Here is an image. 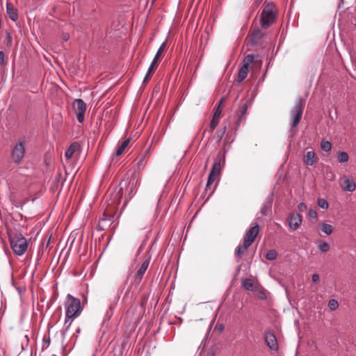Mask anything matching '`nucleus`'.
Segmentation results:
<instances>
[{
    "instance_id": "f257e3e1",
    "label": "nucleus",
    "mask_w": 356,
    "mask_h": 356,
    "mask_svg": "<svg viewBox=\"0 0 356 356\" xmlns=\"http://www.w3.org/2000/svg\"><path fill=\"white\" fill-rule=\"evenodd\" d=\"M64 307L65 310L64 327L65 330H67L73 321L81 315L83 306L81 305L79 299L74 298L71 294H67L64 302Z\"/></svg>"
},
{
    "instance_id": "f03ea898",
    "label": "nucleus",
    "mask_w": 356,
    "mask_h": 356,
    "mask_svg": "<svg viewBox=\"0 0 356 356\" xmlns=\"http://www.w3.org/2000/svg\"><path fill=\"white\" fill-rule=\"evenodd\" d=\"M277 8L273 3H268L264 6L260 15V24L263 29L270 27L276 19Z\"/></svg>"
},
{
    "instance_id": "7ed1b4c3",
    "label": "nucleus",
    "mask_w": 356,
    "mask_h": 356,
    "mask_svg": "<svg viewBox=\"0 0 356 356\" xmlns=\"http://www.w3.org/2000/svg\"><path fill=\"white\" fill-rule=\"evenodd\" d=\"M10 245L16 254L22 255L27 250L26 239L21 234L15 233L10 235Z\"/></svg>"
},
{
    "instance_id": "20e7f679",
    "label": "nucleus",
    "mask_w": 356,
    "mask_h": 356,
    "mask_svg": "<svg viewBox=\"0 0 356 356\" xmlns=\"http://www.w3.org/2000/svg\"><path fill=\"white\" fill-rule=\"evenodd\" d=\"M25 155V139L19 138L11 149V159L15 164H20Z\"/></svg>"
},
{
    "instance_id": "39448f33",
    "label": "nucleus",
    "mask_w": 356,
    "mask_h": 356,
    "mask_svg": "<svg viewBox=\"0 0 356 356\" xmlns=\"http://www.w3.org/2000/svg\"><path fill=\"white\" fill-rule=\"evenodd\" d=\"M225 164V157L218 155L217 159L212 166L209 178L207 183V186L212 184L217 179L219 178L221 170Z\"/></svg>"
},
{
    "instance_id": "423d86ee",
    "label": "nucleus",
    "mask_w": 356,
    "mask_h": 356,
    "mask_svg": "<svg viewBox=\"0 0 356 356\" xmlns=\"http://www.w3.org/2000/svg\"><path fill=\"white\" fill-rule=\"evenodd\" d=\"M253 61L254 56L252 54H248L243 58V65L238 73V83H241L247 77L249 72V67Z\"/></svg>"
},
{
    "instance_id": "0eeeda50",
    "label": "nucleus",
    "mask_w": 356,
    "mask_h": 356,
    "mask_svg": "<svg viewBox=\"0 0 356 356\" xmlns=\"http://www.w3.org/2000/svg\"><path fill=\"white\" fill-rule=\"evenodd\" d=\"M304 102L303 100L300 98L296 103V105L291 111V115H293V120L291 123L292 127H296L299 124L303 112Z\"/></svg>"
},
{
    "instance_id": "6e6552de",
    "label": "nucleus",
    "mask_w": 356,
    "mask_h": 356,
    "mask_svg": "<svg viewBox=\"0 0 356 356\" xmlns=\"http://www.w3.org/2000/svg\"><path fill=\"white\" fill-rule=\"evenodd\" d=\"M72 107L76 113L77 120L79 122L82 123L84 120L86 104L83 99H76L72 104Z\"/></svg>"
},
{
    "instance_id": "1a4fd4ad",
    "label": "nucleus",
    "mask_w": 356,
    "mask_h": 356,
    "mask_svg": "<svg viewBox=\"0 0 356 356\" xmlns=\"http://www.w3.org/2000/svg\"><path fill=\"white\" fill-rule=\"evenodd\" d=\"M259 232V226L258 224H254L245 233L243 241L245 243L252 245L254 241Z\"/></svg>"
},
{
    "instance_id": "9d476101",
    "label": "nucleus",
    "mask_w": 356,
    "mask_h": 356,
    "mask_svg": "<svg viewBox=\"0 0 356 356\" xmlns=\"http://www.w3.org/2000/svg\"><path fill=\"white\" fill-rule=\"evenodd\" d=\"M250 102L248 99H242L241 101L238 111H237V123L239 124L241 120H243L246 115L247 110L248 107L250 106Z\"/></svg>"
},
{
    "instance_id": "9b49d317",
    "label": "nucleus",
    "mask_w": 356,
    "mask_h": 356,
    "mask_svg": "<svg viewBox=\"0 0 356 356\" xmlns=\"http://www.w3.org/2000/svg\"><path fill=\"white\" fill-rule=\"evenodd\" d=\"M264 338L266 345L271 350H277L278 348L277 339L275 334L270 330H266L264 332Z\"/></svg>"
},
{
    "instance_id": "f8f14e48",
    "label": "nucleus",
    "mask_w": 356,
    "mask_h": 356,
    "mask_svg": "<svg viewBox=\"0 0 356 356\" xmlns=\"http://www.w3.org/2000/svg\"><path fill=\"white\" fill-rule=\"evenodd\" d=\"M302 222V216L298 213H292L289 219V226L293 229H297Z\"/></svg>"
},
{
    "instance_id": "ddd939ff",
    "label": "nucleus",
    "mask_w": 356,
    "mask_h": 356,
    "mask_svg": "<svg viewBox=\"0 0 356 356\" xmlns=\"http://www.w3.org/2000/svg\"><path fill=\"white\" fill-rule=\"evenodd\" d=\"M149 263V261L148 259L145 260L140 266L139 269L137 270L134 276V281L136 284H139L140 282L145 273L147 269Z\"/></svg>"
},
{
    "instance_id": "4468645a",
    "label": "nucleus",
    "mask_w": 356,
    "mask_h": 356,
    "mask_svg": "<svg viewBox=\"0 0 356 356\" xmlns=\"http://www.w3.org/2000/svg\"><path fill=\"white\" fill-rule=\"evenodd\" d=\"M340 186L343 191L349 192L354 191L356 187L354 181L346 176L342 179V182L340 184Z\"/></svg>"
},
{
    "instance_id": "2eb2a0df",
    "label": "nucleus",
    "mask_w": 356,
    "mask_h": 356,
    "mask_svg": "<svg viewBox=\"0 0 356 356\" xmlns=\"http://www.w3.org/2000/svg\"><path fill=\"white\" fill-rule=\"evenodd\" d=\"M318 161V157L314 151H308L303 157L304 163L307 165H313Z\"/></svg>"
},
{
    "instance_id": "dca6fc26",
    "label": "nucleus",
    "mask_w": 356,
    "mask_h": 356,
    "mask_svg": "<svg viewBox=\"0 0 356 356\" xmlns=\"http://www.w3.org/2000/svg\"><path fill=\"white\" fill-rule=\"evenodd\" d=\"M165 47H166V42H163L161 45L160 46V47L159 48L151 65H150V67L153 68V69H156L157 65H158V61H159V59L161 56V55L162 54V53L163 52L164 49H165Z\"/></svg>"
},
{
    "instance_id": "f3484780",
    "label": "nucleus",
    "mask_w": 356,
    "mask_h": 356,
    "mask_svg": "<svg viewBox=\"0 0 356 356\" xmlns=\"http://www.w3.org/2000/svg\"><path fill=\"white\" fill-rule=\"evenodd\" d=\"M243 286L248 291H257L259 285L251 279H245L242 282Z\"/></svg>"
},
{
    "instance_id": "a211bd4d",
    "label": "nucleus",
    "mask_w": 356,
    "mask_h": 356,
    "mask_svg": "<svg viewBox=\"0 0 356 356\" xmlns=\"http://www.w3.org/2000/svg\"><path fill=\"white\" fill-rule=\"evenodd\" d=\"M251 245L245 243L243 241V244L238 246V248L236 250L235 255L237 259H241L242 257L244 255V254L246 252L247 249L248 247H250Z\"/></svg>"
},
{
    "instance_id": "6ab92c4d",
    "label": "nucleus",
    "mask_w": 356,
    "mask_h": 356,
    "mask_svg": "<svg viewBox=\"0 0 356 356\" xmlns=\"http://www.w3.org/2000/svg\"><path fill=\"white\" fill-rule=\"evenodd\" d=\"M263 36V32L259 29H255L252 32V42L254 44H259Z\"/></svg>"
},
{
    "instance_id": "aec40b11",
    "label": "nucleus",
    "mask_w": 356,
    "mask_h": 356,
    "mask_svg": "<svg viewBox=\"0 0 356 356\" xmlns=\"http://www.w3.org/2000/svg\"><path fill=\"white\" fill-rule=\"evenodd\" d=\"M80 149V145L78 143H73L67 149L65 156L66 159H71L74 152Z\"/></svg>"
},
{
    "instance_id": "412c9836",
    "label": "nucleus",
    "mask_w": 356,
    "mask_h": 356,
    "mask_svg": "<svg viewBox=\"0 0 356 356\" xmlns=\"http://www.w3.org/2000/svg\"><path fill=\"white\" fill-rule=\"evenodd\" d=\"M6 8L7 14L8 15L10 19L13 21H16L18 18L17 10L11 3H7Z\"/></svg>"
},
{
    "instance_id": "4be33fe9",
    "label": "nucleus",
    "mask_w": 356,
    "mask_h": 356,
    "mask_svg": "<svg viewBox=\"0 0 356 356\" xmlns=\"http://www.w3.org/2000/svg\"><path fill=\"white\" fill-rule=\"evenodd\" d=\"M128 189V195L126 197L125 204L133 197V195L136 193V185L134 183H129L127 185Z\"/></svg>"
},
{
    "instance_id": "5701e85b",
    "label": "nucleus",
    "mask_w": 356,
    "mask_h": 356,
    "mask_svg": "<svg viewBox=\"0 0 356 356\" xmlns=\"http://www.w3.org/2000/svg\"><path fill=\"white\" fill-rule=\"evenodd\" d=\"M130 140V138H127L119 146L116 151V155L118 156L122 155L124 153L125 149L128 147Z\"/></svg>"
},
{
    "instance_id": "b1692460",
    "label": "nucleus",
    "mask_w": 356,
    "mask_h": 356,
    "mask_svg": "<svg viewBox=\"0 0 356 356\" xmlns=\"http://www.w3.org/2000/svg\"><path fill=\"white\" fill-rule=\"evenodd\" d=\"M321 231L327 235H330L334 231V227L331 225L323 223L321 225Z\"/></svg>"
},
{
    "instance_id": "393cba45",
    "label": "nucleus",
    "mask_w": 356,
    "mask_h": 356,
    "mask_svg": "<svg viewBox=\"0 0 356 356\" xmlns=\"http://www.w3.org/2000/svg\"><path fill=\"white\" fill-rule=\"evenodd\" d=\"M337 159L339 163H345L348 161V154L345 152H339L337 153Z\"/></svg>"
},
{
    "instance_id": "a878e982",
    "label": "nucleus",
    "mask_w": 356,
    "mask_h": 356,
    "mask_svg": "<svg viewBox=\"0 0 356 356\" xmlns=\"http://www.w3.org/2000/svg\"><path fill=\"white\" fill-rule=\"evenodd\" d=\"M270 210H271V204L270 203H265L262 206V207H261V209L260 210V213L263 216H267L270 212Z\"/></svg>"
},
{
    "instance_id": "bb28decb",
    "label": "nucleus",
    "mask_w": 356,
    "mask_h": 356,
    "mask_svg": "<svg viewBox=\"0 0 356 356\" xmlns=\"http://www.w3.org/2000/svg\"><path fill=\"white\" fill-rule=\"evenodd\" d=\"M321 147L325 152H329L332 148V144L327 140H322L321 143Z\"/></svg>"
},
{
    "instance_id": "cd10ccee",
    "label": "nucleus",
    "mask_w": 356,
    "mask_h": 356,
    "mask_svg": "<svg viewBox=\"0 0 356 356\" xmlns=\"http://www.w3.org/2000/svg\"><path fill=\"white\" fill-rule=\"evenodd\" d=\"M318 249L322 252H326L330 250V245L326 241H321L318 245Z\"/></svg>"
},
{
    "instance_id": "c85d7f7f",
    "label": "nucleus",
    "mask_w": 356,
    "mask_h": 356,
    "mask_svg": "<svg viewBox=\"0 0 356 356\" xmlns=\"http://www.w3.org/2000/svg\"><path fill=\"white\" fill-rule=\"evenodd\" d=\"M219 121H220V119L213 117V119L211 120L210 126H209V129H210L211 132H212L216 129V127H217V125L219 123Z\"/></svg>"
},
{
    "instance_id": "c756f323",
    "label": "nucleus",
    "mask_w": 356,
    "mask_h": 356,
    "mask_svg": "<svg viewBox=\"0 0 356 356\" xmlns=\"http://www.w3.org/2000/svg\"><path fill=\"white\" fill-rule=\"evenodd\" d=\"M223 100H224V98H222L220 99V102L218 103V107L216 108V109L215 111V113H214V115H213L214 118H217L218 119H220V115H221L220 106H221Z\"/></svg>"
},
{
    "instance_id": "7c9ffc66",
    "label": "nucleus",
    "mask_w": 356,
    "mask_h": 356,
    "mask_svg": "<svg viewBox=\"0 0 356 356\" xmlns=\"http://www.w3.org/2000/svg\"><path fill=\"white\" fill-rule=\"evenodd\" d=\"M318 205L321 208L324 209H327L329 206L327 201L323 198H319L318 200Z\"/></svg>"
},
{
    "instance_id": "2f4dec72",
    "label": "nucleus",
    "mask_w": 356,
    "mask_h": 356,
    "mask_svg": "<svg viewBox=\"0 0 356 356\" xmlns=\"http://www.w3.org/2000/svg\"><path fill=\"white\" fill-rule=\"evenodd\" d=\"M276 257H277V252L274 250H269L266 254V258L268 260H273L276 258Z\"/></svg>"
},
{
    "instance_id": "473e14b6",
    "label": "nucleus",
    "mask_w": 356,
    "mask_h": 356,
    "mask_svg": "<svg viewBox=\"0 0 356 356\" xmlns=\"http://www.w3.org/2000/svg\"><path fill=\"white\" fill-rule=\"evenodd\" d=\"M154 71H155L154 69H153L150 67H149L147 74H146L145 77L144 78L143 83H145L149 81V79L152 77V74H154Z\"/></svg>"
},
{
    "instance_id": "72a5a7b5",
    "label": "nucleus",
    "mask_w": 356,
    "mask_h": 356,
    "mask_svg": "<svg viewBox=\"0 0 356 356\" xmlns=\"http://www.w3.org/2000/svg\"><path fill=\"white\" fill-rule=\"evenodd\" d=\"M339 306V303L338 302L334 300V299H332L329 301L328 302V307L329 308L332 310V311H334Z\"/></svg>"
},
{
    "instance_id": "f704fd0d",
    "label": "nucleus",
    "mask_w": 356,
    "mask_h": 356,
    "mask_svg": "<svg viewBox=\"0 0 356 356\" xmlns=\"http://www.w3.org/2000/svg\"><path fill=\"white\" fill-rule=\"evenodd\" d=\"M257 291H259L258 297L259 299L264 300L266 298L265 291L263 289H260V286H259Z\"/></svg>"
},
{
    "instance_id": "c9c22d12",
    "label": "nucleus",
    "mask_w": 356,
    "mask_h": 356,
    "mask_svg": "<svg viewBox=\"0 0 356 356\" xmlns=\"http://www.w3.org/2000/svg\"><path fill=\"white\" fill-rule=\"evenodd\" d=\"M317 212L316 211V210L314 209H310L309 211V217L310 218H313V219H315L316 220L317 219Z\"/></svg>"
},
{
    "instance_id": "e433bc0d",
    "label": "nucleus",
    "mask_w": 356,
    "mask_h": 356,
    "mask_svg": "<svg viewBox=\"0 0 356 356\" xmlns=\"http://www.w3.org/2000/svg\"><path fill=\"white\" fill-rule=\"evenodd\" d=\"M226 131V127H224L222 129L217 131V136L219 138V140L223 137Z\"/></svg>"
},
{
    "instance_id": "4c0bfd02",
    "label": "nucleus",
    "mask_w": 356,
    "mask_h": 356,
    "mask_svg": "<svg viewBox=\"0 0 356 356\" xmlns=\"http://www.w3.org/2000/svg\"><path fill=\"white\" fill-rule=\"evenodd\" d=\"M4 58H5V54H4L3 51H0V66L5 65Z\"/></svg>"
},
{
    "instance_id": "58836bf2",
    "label": "nucleus",
    "mask_w": 356,
    "mask_h": 356,
    "mask_svg": "<svg viewBox=\"0 0 356 356\" xmlns=\"http://www.w3.org/2000/svg\"><path fill=\"white\" fill-rule=\"evenodd\" d=\"M298 207L299 211L302 212L305 211L307 209V205L303 202L300 203Z\"/></svg>"
},
{
    "instance_id": "ea45409f",
    "label": "nucleus",
    "mask_w": 356,
    "mask_h": 356,
    "mask_svg": "<svg viewBox=\"0 0 356 356\" xmlns=\"http://www.w3.org/2000/svg\"><path fill=\"white\" fill-rule=\"evenodd\" d=\"M319 280V275L317 273H315L312 275V282L314 283L317 282Z\"/></svg>"
},
{
    "instance_id": "a19ab883",
    "label": "nucleus",
    "mask_w": 356,
    "mask_h": 356,
    "mask_svg": "<svg viewBox=\"0 0 356 356\" xmlns=\"http://www.w3.org/2000/svg\"><path fill=\"white\" fill-rule=\"evenodd\" d=\"M104 217L101 218V220L102 221H104L107 219V217L109 218V220H111V218L113 217L112 215H106V213H104Z\"/></svg>"
},
{
    "instance_id": "79ce46f5",
    "label": "nucleus",
    "mask_w": 356,
    "mask_h": 356,
    "mask_svg": "<svg viewBox=\"0 0 356 356\" xmlns=\"http://www.w3.org/2000/svg\"><path fill=\"white\" fill-rule=\"evenodd\" d=\"M7 40L8 41V43L10 44H11V43H12V37H11L10 33H7Z\"/></svg>"
},
{
    "instance_id": "37998d69",
    "label": "nucleus",
    "mask_w": 356,
    "mask_h": 356,
    "mask_svg": "<svg viewBox=\"0 0 356 356\" xmlns=\"http://www.w3.org/2000/svg\"><path fill=\"white\" fill-rule=\"evenodd\" d=\"M69 38L70 37H69V35L67 34H65L63 35V40L67 41V40H68Z\"/></svg>"
},
{
    "instance_id": "c03bdc74",
    "label": "nucleus",
    "mask_w": 356,
    "mask_h": 356,
    "mask_svg": "<svg viewBox=\"0 0 356 356\" xmlns=\"http://www.w3.org/2000/svg\"><path fill=\"white\" fill-rule=\"evenodd\" d=\"M119 193H120V195H122V187H121L119 190Z\"/></svg>"
},
{
    "instance_id": "a18cd8bd",
    "label": "nucleus",
    "mask_w": 356,
    "mask_h": 356,
    "mask_svg": "<svg viewBox=\"0 0 356 356\" xmlns=\"http://www.w3.org/2000/svg\"><path fill=\"white\" fill-rule=\"evenodd\" d=\"M156 0H152V2L154 3Z\"/></svg>"
}]
</instances>
